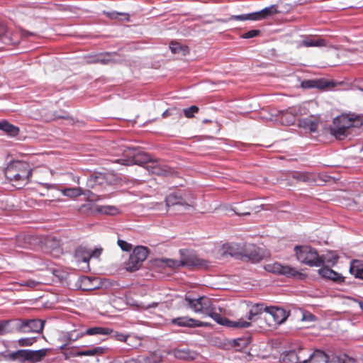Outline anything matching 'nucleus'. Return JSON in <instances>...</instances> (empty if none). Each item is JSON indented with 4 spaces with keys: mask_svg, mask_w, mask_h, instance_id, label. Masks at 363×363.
<instances>
[{
    "mask_svg": "<svg viewBox=\"0 0 363 363\" xmlns=\"http://www.w3.org/2000/svg\"><path fill=\"white\" fill-rule=\"evenodd\" d=\"M184 301L188 307L193 311L201 313L204 317L208 316L220 325L233 328H246L250 325L248 322H245L242 319L230 320L225 317H223L216 311V308L211 299L208 297L200 296L196 298H191L186 296Z\"/></svg>",
    "mask_w": 363,
    "mask_h": 363,
    "instance_id": "1",
    "label": "nucleus"
},
{
    "mask_svg": "<svg viewBox=\"0 0 363 363\" xmlns=\"http://www.w3.org/2000/svg\"><path fill=\"white\" fill-rule=\"evenodd\" d=\"M362 116L359 115H342L333 121L334 128H330V133L336 139L344 140L348 135L347 130L352 127H360L362 125Z\"/></svg>",
    "mask_w": 363,
    "mask_h": 363,
    "instance_id": "2",
    "label": "nucleus"
},
{
    "mask_svg": "<svg viewBox=\"0 0 363 363\" xmlns=\"http://www.w3.org/2000/svg\"><path fill=\"white\" fill-rule=\"evenodd\" d=\"M6 177L18 184H27L32 175V169L28 163L15 161L9 164L5 169Z\"/></svg>",
    "mask_w": 363,
    "mask_h": 363,
    "instance_id": "3",
    "label": "nucleus"
},
{
    "mask_svg": "<svg viewBox=\"0 0 363 363\" xmlns=\"http://www.w3.org/2000/svg\"><path fill=\"white\" fill-rule=\"evenodd\" d=\"M153 160L152 157L138 148L127 147L123 150V157L119 158L114 162L126 166L133 164L144 165L147 169V164Z\"/></svg>",
    "mask_w": 363,
    "mask_h": 363,
    "instance_id": "4",
    "label": "nucleus"
},
{
    "mask_svg": "<svg viewBox=\"0 0 363 363\" xmlns=\"http://www.w3.org/2000/svg\"><path fill=\"white\" fill-rule=\"evenodd\" d=\"M296 259L303 264L310 267H320L325 263L315 249L308 245H296L294 247Z\"/></svg>",
    "mask_w": 363,
    "mask_h": 363,
    "instance_id": "5",
    "label": "nucleus"
},
{
    "mask_svg": "<svg viewBox=\"0 0 363 363\" xmlns=\"http://www.w3.org/2000/svg\"><path fill=\"white\" fill-rule=\"evenodd\" d=\"M84 335H112V337H114L115 340L125 342L130 347H135V344H133L130 342L132 339H135V340L138 342V338L130 334H124L122 333H119L117 331H114L113 329L107 327H92L86 330L84 333Z\"/></svg>",
    "mask_w": 363,
    "mask_h": 363,
    "instance_id": "6",
    "label": "nucleus"
},
{
    "mask_svg": "<svg viewBox=\"0 0 363 363\" xmlns=\"http://www.w3.org/2000/svg\"><path fill=\"white\" fill-rule=\"evenodd\" d=\"M288 313L282 308L277 306H267V310L264 314V324L261 325V328H274L284 323L288 318Z\"/></svg>",
    "mask_w": 363,
    "mask_h": 363,
    "instance_id": "7",
    "label": "nucleus"
},
{
    "mask_svg": "<svg viewBox=\"0 0 363 363\" xmlns=\"http://www.w3.org/2000/svg\"><path fill=\"white\" fill-rule=\"evenodd\" d=\"M306 113V109L301 105H296L282 111H279L275 115L277 120L284 125H293L296 118Z\"/></svg>",
    "mask_w": 363,
    "mask_h": 363,
    "instance_id": "8",
    "label": "nucleus"
},
{
    "mask_svg": "<svg viewBox=\"0 0 363 363\" xmlns=\"http://www.w3.org/2000/svg\"><path fill=\"white\" fill-rule=\"evenodd\" d=\"M12 322L13 328L23 333H40L44 328V322L40 319H16Z\"/></svg>",
    "mask_w": 363,
    "mask_h": 363,
    "instance_id": "9",
    "label": "nucleus"
},
{
    "mask_svg": "<svg viewBox=\"0 0 363 363\" xmlns=\"http://www.w3.org/2000/svg\"><path fill=\"white\" fill-rule=\"evenodd\" d=\"M148 253L149 251L146 247L137 246L135 247L125 263V269L129 272L138 270L146 259Z\"/></svg>",
    "mask_w": 363,
    "mask_h": 363,
    "instance_id": "10",
    "label": "nucleus"
},
{
    "mask_svg": "<svg viewBox=\"0 0 363 363\" xmlns=\"http://www.w3.org/2000/svg\"><path fill=\"white\" fill-rule=\"evenodd\" d=\"M166 206H181L185 211L194 210L196 206L194 199L186 198L180 191L169 194L165 199Z\"/></svg>",
    "mask_w": 363,
    "mask_h": 363,
    "instance_id": "11",
    "label": "nucleus"
},
{
    "mask_svg": "<svg viewBox=\"0 0 363 363\" xmlns=\"http://www.w3.org/2000/svg\"><path fill=\"white\" fill-rule=\"evenodd\" d=\"M278 11L277 6L272 5L269 7H266L262 10L247 14H242V15H234L230 17V20L235 21H258L262 19H265L274 14L277 13Z\"/></svg>",
    "mask_w": 363,
    "mask_h": 363,
    "instance_id": "12",
    "label": "nucleus"
},
{
    "mask_svg": "<svg viewBox=\"0 0 363 363\" xmlns=\"http://www.w3.org/2000/svg\"><path fill=\"white\" fill-rule=\"evenodd\" d=\"M267 310V306L264 303H258L252 305L249 311L247 312V320H245L243 318H240V319H242L245 322H248L250 325L249 328L252 325V321L258 322L259 325L264 324V314Z\"/></svg>",
    "mask_w": 363,
    "mask_h": 363,
    "instance_id": "13",
    "label": "nucleus"
},
{
    "mask_svg": "<svg viewBox=\"0 0 363 363\" xmlns=\"http://www.w3.org/2000/svg\"><path fill=\"white\" fill-rule=\"evenodd\" d=\"M264 269L267 272L284 275L287 277H297L301 275V273L295 268L288 265H282L278 262L268 264L264 267Z\"/></svg>",
    "mask_w": 363,
    "mask_h": 363,
    "instance_id": "14",
    "label": "nucleus"
},
{
    "mask_svg": "<svg viewBox=\"0 0 363 363\" xmlns=\"http://www.w3.org/2000/svg\"><path fill=\"white\" fill-rule=\"evenodd\" d=\"M147 169L152 174L159 176L169 177L174 174V170L172 168L154 159L147 164Z\"/></svg>",
    "mask_w": 363,
    "mask_h": 363,
    "instance_id": "15",
    "label": "nucleus"
},
{
    "mask_svg": "<svg viewBox=\"0 0 363 363\" xmlns=\"http://www.w3.org/2000/svg\"><path fill=\"white\" fill-rule=\"evenodd\" d=\"M113 175L106 173H94L87 180V186L94 188L96 185L104 186L111 184Z\"/></svg>",
    "mask_w": 363,
    "mask_h": 363,
    "instance_id": "16",
    "label": "nucleus"
},
{
    "mask_svg": "<svg viewBox=\"0 0 363 363\" xmlns=\"http://www.w3.org/2000/svg\"><path fill=\"white\" fill-rule=\"evenodd\" d=\"M182 264L190 267L206 268L208 266V262L196 255H191L182 259Z\"/></svg>",
    "mask_w": 363,
    "mask_h": 363,
    "instance_id": "17",
    "label": "nucleus"
},
{
    "mask_svg": "<svg viewBox=\"0 0 363 363\" xmlns=\"http://www.w3.org/2000/svg\"><path fill=\"white\" fill-rule=\"evenodd\" d=\"M247 256L250 259H255V256L250 254L244 253L237 244H225L223 246V255H230L231 257H239L240 255Z\"/></svg>",
    "mask_w": 363,
    "mask_h": 363,
    "instance_id": "18",
    "label": "nucleus"
},
{
    "mask_svg": "<svg viewBox=\"0 0 363 363\" xmlns=\"http://www.w3.org/2000/svg\"><path fill=\"white\" fill-rule=\"evenodd\" d=\"M172 323L179 326L203 327L208 326V323L187 317H180L172 320Z\"/></svg>",
    "mask_w": 363,
    "mask_h": 363,
    "instance_id": "19",
    "label": "nucleus"
},
{
    "mask_svg": "<svg viewBox=\"0 0 363 363\" xmlns=\"http://www.w3.org/2000/svg\"><path fill=\"white\" fill-rule=\"evenodd\" d=\"M303 350L299 348L298 352L295 350L287 352L282 357V363H301L305 357L303 356Z\"/></svg>",
    "mask_w": 363,
    "mask_h": 363,
    "instance_id": "20",
    "label": "nucleus"
},
{
    "mask_svg": "<svg viewBox=\"0 0 363 363\" xmlns=\"http://www.w3.org/2000/svg\"><path fill=\"white\" fill-rule=\"evenodd\" d=\"M319 123L318 118L313 116H311L308 118H305L299 120L298 125L301 128L308 130L310 132H315L318 129Z\"/></svg>",
    "mask_w": 363,
    "mask_h": 363,
    "instance_id": "21",
    "label": "nucleus"
},
{
    "mask_svg": "<svg viewBox=\"0 0 363 363\" xmlns=\"http://www.w3.org/2000/svg\"><path fill=\"white\" fill-rule=\"evenodd\" d=\"M318 274L323 278L334 281L341 282L344 281V277L341 274L331 269L328 267L323 266L321 267L320 269H318Z\"/></svg>",
    "mask_w": 363,
    "mask_h": 363,
    "instance_id": "22",
    "label": "nucleus"
},
{
    "mask_svg": "<svg viewBox=\"0 0 363 363\" xmlns=\"http://www.w3.org/2000/svg\"><path fill=\"white\" fill-rule=\"evenodd\" d=\"M113 62L111 52L99 53L95 55L89 56L87 62L91 64L100 63L107 65Z\"/></svg>",
    "mask_w": 363,
    "mask_h": 363,
    "instance_id": "23",
    "label": "nucleus"
},
{
    "mask_svg": "<svg viewBox=\"0 0 363 363\" xmlns=\"http://www.w3.org/2000/svg\"><path fill=\"white\" fill-rule=\"evenodd\" d=\"M108 350L107 347L98 346L87 348L83 350L77 351L75 353V356L81 357V356H101L105 354Z\"/></svg>",
    "mask_w": 363,
    "mask_h": 363,
    "instance_id": "24",
    "label": "nucleus"
},
{
    "mask_svg": "<svg viewBox=\"0 0 363 363\" xmlns=\"http://www.w3.org/2000/svg\"><path fill=\"white\" fill-rule=\"evenodd\" d=\"M0 130L10 137H16L20 133V128L6 120L0 121Z\"/></svg>",
    "mask_w": 363,
    "mask_h": 363,
    "instance_id": "25",
    "label": "nucleus"
},
{
    "mask_svg": "<svg viewBox=\"0 0 363 363\" xmlns=\"http://www.w3.org/2000/svg\"><path fill=\"white\" fill-rule=\"evenodd\" d=\"M326 45V42L324 39L320 38H312L311 36H306L300 43V46L302 47H324Z\"/></svg>",
    "mask_w": 363,
    "mask_h": 363,
    "instance_id": "26",
    "label": "nucleus"
},
{
    "mask_svg": "<svg viewBox=\"0 0 363 363\" xmlns=\"http://www.w3.org/2000/svg\"><path fill=\"white\" fill-rule=\"evenodd\" d=\"M74 257L78 262L89 263L91 259V252L85 247H78L74 252Z\"/></svg>",
    "mask_w": 363,
    "mask_h": 363,
    "instance_id": "27",
    "label": "nucleus"
},
{
    "mask_svg": "<svg viewBox=\"0 0 363 363\" xmlns=\"http://www.w3.org/2000/svg\"><path fill=\"white\" fill-rule=\"evenodd\" d=\"M62 194L70 199H74L82 195H86L89 191H84L80 187L65 188L61 189Z\"/></svg>",
    "mask_w": 363,
    "mask_h": 363,
    "instance_id": "28",
    "label": "nucleus"
},
{
    "mask_svg": "<svg viewBox=\"0 0 363 363\" xmlns=\"http://www.w3.org/2000/svg\"><path fill=\"white\" fill-rule=\"evenodd\" d=\"M350 272L356 278L363 279V261L353 260L350 267Z\"/></svg>",
    "mask_w": 363,
    "mask_h": 363,
    "instance_id": "29",
    "label": "nucleus"
},
{
    "mask_svg": "<svg viewBox=\"0 0 363 363\" xmlns=\"http://www.w3.org/2000/svg\"><path fill=\"white\" fill-rule=\"evenodd\" d=\"M49 351L50 349L29 350V362L33 363L40 362L48 354Z\"/></svg>",
    "mask_w": 363,
    "mask_h": 363,
    "instance_id": "30",
    "label": "nucleus"
},
{
    "mask_svg": "<svg viewBox=\"0 0 363 363\" xmlns=\"http://www.w3.org/2000/svg\"><path fill=\"white\" fill-rule=\"evenodd\" d=\"M169 354H172L175 358L184 360L193 359L194 357L189 350L174 349L168 352Z\"/></svg>",
    "mask_w": 363,
    "mask_h": 363,
    "instance_id": "31",
    "label": "nucleus"
},
{
    "mask_svg": "<svg viewBox=\"0 0 363 363\" xmlns=\"http://www.w3.org/2000/svg\"><path fill=\"white\" fill-rule=\"evenodd\" d=\"M9 357L11 360L29 361V350H18L9 354Z\"/></svg>",
    "mask_w": 363,
    "mask_h": 363,
    "instance_id": "32",
    "label": "nucleus"
},
{
    "mask_svg": "<svg viewBox=\"0 0 363 363\" xmlns=\"http://www.w3.org/2000/svg\"><path fill=\"white\" fill-rule=\"evenodd\" d=\"M96 211L104 215L115 216L119 213L118 209L114 206H98Z\"/></svg>",
    "mask_w": 363,
    "mask_h": 363,
    "instance_id": "33",
    "label": "nucleus"
},
{
    "mask_svg": "<svg viewBox=\"0 0 363 363\" xmlns=\"http://www.w3.org/2000/svg\"><path fill=\"white\" fill-rule=\"evenodd\" d=\"M169 48L172 52L174 54H182L185 56L189 52V48L186 45H182L179 43H172Z\"/></svg>",
    "mask_w": 363,
    "mask_h": 363,
    "instance_id": "34",
    "label": "nucleus"
},
{
    "mask_svg": "<svg viewBox=\"0 0 363 363\" xmlns=\"http://www.w3.org/2000/svg\"><path fill=\"white\" fill-rule=\"evenodd\" d=\"M293 177L301 182H311L315 181V175L310 172H296L294 174Z\"/></svg>",
    "mask_w": 363,
    "mask_h": 363,
    "instance_id": "35",
    "label": "nucleus"
},
{
    "mask_svg": "<svg viewBox=\"0 0 363 363\" xmlns=\"http://www.w3.org/2000/svg\"><path fill=\"white\" fill-rule=\"evenodd\" d=\"M9 34V31L8 28L4 24L0 23V41L6 44L11 43V40Z\"/></svg>",
    "mask_w": 363,
    "mask_h": 363,
    "instance_id": "36",
    "label": "nucleus"
},
{
    "mask_svg": "<svg viewBox=\"0 0 363 363\" xmlns=\"http://www.w3.org/2000/svg\"><path fill=\"white\" fill-rule=\"evenodd\" d=\"M315 88L325 89L335 87V83L333 81H328L325 79H315Z\"/></svg>",
    "mask_w": 363,
    "mask_h": 363,
    "instance_id": "37",
    "label": "nucleus"
},
{
    "mask_svg": "<svg viewBox=\"0 0 363 363\" xmlns=\"http://www.w3.org/2000/svg\"><path fill=\"white\" fill-rule=\"evenodd\" d=\"M161 262L165 264L167 267L171 268H177L183 266V264H182V259L179 261L172 259H161Z\"/></svg>",
    "mask_w": 363,
    "mask_h": 363,
    "instance_id": "38",
    "label": "nucleus"
},
{
    "mask_svg": "<svg viewBox=\"0 0 363 363\" xmlns=\"http://www.w3.org/2000/svg\"><path fill=\"white\" fill-rule=\"evenodd\" d=\"M35 342H36L35 337H23L18 340V344L21 347L31 346Z\"/></svg>",
    "mask_w": 363,
    "mask_h": 363,
    "instance_id": "39",
    "label": "nucleus"
},
{
    "mask_svg": "<svg viewBox=\"0 0 363 363\" xmlns=\"http://www.w3.org/2000/svg\"><path fill=\"white\" fill-rule=\"evenodd\" d=\"M199 107L196 106H191L187 108H184L183 110L184 111V116L186 117V118H193L194 117V113H198L199 112Z\"/></svg>",
    "mask_w": 363,
    "mask_h": 363,
    "instance_id": "40",
    "label": "nucleus"
},
{
    "mask_svg": "<svg viewBox=\"0 0 363 363\" xmlns=\"http://www.w3.org/2000/svg\"><path fill=\"white\" fill-rule=\"evenodd\" d=\"M13 320H0V336L6 334L9 331L6 330V327L12 323Z\"/></svg>",
    "mask_w": 363,
    "mask_h": 363,
    "instance_id": "41",
    "label": "nucleus"
},
{
    "mask_svg": "<svg viewBox=\"0 0 363 363\" xmlns=\"http://www.w3.org/2000/svg\"><path fill=\"white\" fill-rule=\"evenodd\" d=\"M108 16L111 19H117L119 18V16H122L123 18H121V20H125L127 21H129V15L127 13H117V12H112L109 13L108 14Z\"/></svg>",
    "mask_w": 363,
    "mask_h": 363,
    "instance_id": "42",
    "label": "nucleus"
},
{
    "mask_svg": "<svg viewBox=\"0 0 363 363\" xmlns=\"http://www.w3.org/2000/svg\"><path fill=\"white\" fill-rule=\"evenodd\" d=\"M118 246L122 250L129 252L132 250V245L123 240H118Z\"/></svg>",
    "mask_w": 363,
    "mask_h": 363,
    "instance_id": "43",
    "label": "nucleus"
},
{
    "mask_svg": "<svg viewBox=\"0 0 363 363\" xmlns=\"http://www.w3.org/2000/svg\"><path fill=\"white\" fill-rule=\"evenodd\" d=\"M259 34H260V30L255 29V30H249V31L243 33L241 35V37L245 39H248V38H252L256 37V36L259 35Z\"/></svg>",
    "mask_w": 363,
    "mask_h": 363,
    "instance_id": "44",
    "label": "nucleus"
},
{
    "mask_svg": "<svg viewBox=\"0 0 363 363\" xmlns=\"http://www.w3.org/2000/svg\"><path fill=\"white\" fill-rule=\"evenodd\" d=\"M162 357L157 354H152L145 359V363H161Z\"/></svg>",
    "mask_w": 363,
    "mask_h": 363,
    "instance_id": "45",
    "label": "nucleus"
},
{
    "mask_svg": "<svg viewBox=\"0 0 363 363\" xmlns=\"http://www.w3.org/2000/svg\"><path fill=\"white\" fill-rule=\"evenodd\" d=\"M41 282L33 279H28L27 281H22L21 283V286H28L30 288H35L38 286Z\"/></svg>",
    "mask_w": 363,
    "mask_h": 363,
    "instance_id": "46",
    "label": "nucleus"
},
{
    "mask_svg": "<svg viewBox=\"0 0 363 363\" xmlns=\"http://www.w3.org/2000/svg\"><path fill=\"white\" fill-rule=\"evenodd\" d=\"M315 79L306 80L302 82V86L304 88H315Z\"/></svg>",
    "mask_w": 363,
    "mask_h": 363,
    "instance_id": "47",
    "label": "nucleus"
},
{
    "mask_svg": "<svg viewBox=\"0 0 363 363\" xmlns=\"http://www.w3.org/2000/svg\"><path fill=\"white\" fill-rule=\"evenodd\" d=\"M20 33H21V36L23 38H28L30 36H36L37 35V34L35 33L30 32L23 28H21Z\"/></svg>",
    "mask_w": 363,
    "mask_h": 363,
    "instance_id": "48",
    "label": "nucleus"
},
{
    "mask_svg": "<svg viewBox=\"0 0 363 363\" xmlns=\"http://www.w3.org/2000/svg\"><path fill=\"white\" fill-rule=\"evenodd\" d=\"M111 363H140V362L136 359L131 358V359H129L123 362L121 361L115 360Z\"/></svg>",
    "mask_w": 363,
    "mask_h": 363,
    "instance_id": "49",
    "label": "nucleus"
},
{
    "mask_svg": "<svg viewBox=\"0 0 363 363\" xmlns=\"http://www.w3.org/2000/svg\"><path fill=\"white\" fill-rule=\"evenodd\" d=\"M91 252V257H99L101 253V249H95L94 250H90Z\"/></svg>",
    "mask_w": 363,
    "mask_h": 363,
    "instance_id": "50",
    "label": "nucleus"
},
{
    "mask_svg": "<svg viewBox=\"0 0 363 363\" xmlns=\"http://www.w3.org/2000/svg\"><path fill=\"white\" fill-rule=\"evenodd\" d=\"M130 342L133 344H135V346L134 347H136L138 345H140V340L138 338V342H137L135 339H132L130 340Z\"/></svg>",
    "mask_w": 363,
    "mask_h": 363,
    "instance_id": "51",
    "label": "nucleus"
},
{
    "mask_svg": "<svg viewBox=\"0 0 363 363\" xmlns=\"http://www.w3.org/2000/svg\"><path fill=\"white\" fill-rule=\"evenodd\" d=\"M250 213V211L237 212V214L242 215V216L249 215Z\"/></svg>",
    "mask_w": 363,
    "mask_h": 363,
    "instance_id": "52",
    "label": "nucleus"
},
{
    "mask_svg": "<svg viewBox=\"0 0 363 363\" xmlns=\"http://www.w3.org/2000/svg\"><path fill=\"white\" fill-rule=\"evenodd\" d=\"M169 115H170V113H169V110H166V111L163 113V114H162V116H163V117H164V118H166V117L169 116Z\"/></svg>",
    "mask_w": 363,
    "mask_h": 363,
    "instance_id": "53",
    "label": "nucleus"
},
{
    "mask_svg": "<svg viewBox=\"0 0 363 363\" xmlns=\"http://www.w3.org/2000/svg\"><path fill=\"white\" fill-rule=\"evenodd\" d=\"M157 305H158V303H156V302H153L152 304L149 305L147 308H151V307H154V308H155V307H157Z\"/></svg>",
    "mask_w": 363,
    "mask_h": 363,
    "instance_id": "54",
    "label": "nucleus"
},
{
    "mask_svg": "<svg viewBox=\"0 0 363 363\" xmlns=\"http://www.w3.org/2000/svg\"><path fill=\"white\" fill-rule=\"evenodd\" d=\"M67 348V344H64L63 345H62V346L60 347V349H61L62 350H66Z\"/></svg>",
    "mask_w": 363,
    "mask_h": 363,
    "instance_id": "55",
    "label": "nucleus"
},
{
    "mask_svg": "<svg viewBox=\"0 0 363 363\" xmlns=\"http://www.w3.org/2000/svg\"><path fill=\"white\" fill-rule=\"evenodd\" d=\"M74 182H75L77 184H79V180H80L79 177H77V179H74Z\"/></svg>",
    "mask_w": 363,
    "mask_h": 363,
    "instance_id": "56",
    "label": "nucleus"
},
{
    "mask_svg": "<svg viewBox=\"0 0 363 363\" xmlns=\"http://www.w3.org/2000/svg\"><path fill=\"white\" fill-rule=\"evenodd\" d=\"M240 341H243V340H235V344H236V345H240V343H239V342H240Z\"/></svg>",
    "mask_w": 363,
    "mask_h": 363,
    "instance_id": "57",
    "label": "nucleus"
},
{
    "mask_svg": "<svg viewBox=\"0 0 363 363\" xmlns=\"http://www.w3.org/2000/svg\"><path fill=\"white\" fill-rule=\"evenodd\" d=\"M359 89L362 91H363V88H359Z\"/></svg>",
    "mask_w": 363,
    "mask_h": 363,
    "instance_id": "58",
    "label": "nucleus"
}]
</instances>
